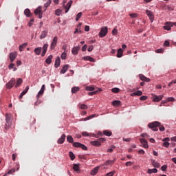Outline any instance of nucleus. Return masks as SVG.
<instances>
[{"mask_svg": "<svg viewBox=\"0 0 176 176\" xmlns=\"http://www.w3.org/2000/svg\"><path fill=\"white\" fill-rule=\"evenodd\" d=\"M148 129L153 130V131H164L166 129L162 125V124L157 121L151 122L148 124Z\"/></svg>", "mask_w": 176, "mask_h": 176, "instance_id": "obj_1", "label": "nucleus"}, {"mask_svg": "<svg viewBox=\"0 0 176 176\" xmlns=\"http://www.w3.org/2000/svg\"><path fill=\"white\" fill-rule=\"evenodd\" d=\"M105 141V138H100L98 140L91 141L90 144L94 146H101V142H104Z\"/></svg>", "mask_w": 176, "mask_h": 176, "instance_id": "obj_2", "label": "nucleus"}, {"mask_svg": "<svg viewBox=\"0 0 176 176\" xmlns=\"http://www.w3.org/2000/svg\"><path fill=\"white\" fill-rule=\"evenodd\" d=\"M174 25L176 27V22H166L163 28L164 30H166V31H170L171 27H174Z\"/></svg>", "mask_w": 176, "mask_h": 176, "instance_id": "obj_3", "label": "nucleus"}, {"mask_svg": "<svg viewBox=\"0 0 176 176\" xmlns=\"http://www.w3.org/2000/svg\"><path fill=\"white\" fill-rule=\"evenodd\" d=\"M82 137H95L96 138H99L102 133H82Z\"/></svg>", "mask_w": 176, "mask_h": 176, "instance_id": "obj_4", "label": "nucleus"}, {"mask_svg": "<svg viewBox=\"0 0 176 176\" xmlns=\"http://www.w3.org/2000/svg\"><path fill=\"white\" fill-rule=\"evenodd\" d=\"M107 34H108V28L107 27L102 28L100 30V32H99V36L100 38H104L107 36Z\"/></svg>", "mask_w": 176, "mask_h": 176, "instance_id": "obj_5", "label": "nucleus"}, {"mask_svg": "<svg viewBox=\"0 0 176 176\" xmlns=\"http://www.w3.org/2000/svg\"><path fill=\"white\" fill-rule=\"evenodd\" d=\"M58 41V37H57V36H54L50 45L51 50H54V49H56V46H57Z\"/></svg>", "mask_w": 176, "mask_h": 176, "instance_id": "obj_6", "label": "nucleus"}, {"mask_svg": "<svg viewBox=\"0 0 176 176\" xmlns=\"http://www.w3.org/2000/svg\"><path fill=\"white\" fill-rule=\"evenodd\" d=\"M73 146H74V148H81L82 151H87V146L80 142H74Z\"/></svg>", "mask_w": 176, "mask_h": 176, "instance_id": "obj_7", "label": "nucleus"}, {"mask_svg": "<svg viewBox=\"0 0 176 176\" xmlns=\"http://www.w3.org/2000/svg\"><path fill=\"white\" fill-rule=\"evenodd\" d=\"M16 84V79L12 78L7 84H6V87L7 89H12Z\"/></svg>", "mask_w": 176, "mask_h": 176, "instance_id": "obj_8", "label": "nucleus"}, {"mask_svg": "<svg viewBox=\"0 0 176 176\" xmlns=\"http://www.w3.org/2000/svg\"><path fill=\"white\" fill-rule=\"evenodd\" d=\"M34 14L36 16L38 15V19H42V16L43 14V12H42L41 8L38 7L34 10Z\"/></svg>", "mask_w": 176, "mask_h": 176, "instance_id": "obj_9", "label": "nucleus"}, {"mask_svg": "<svg viewBox=\"0 0 176 176\" xmlns=\"http://www.w3.org/2000/svg\"><path fill=\"white\" fill-rule=\"evenodd\" d=\"M152 99L154 102H159V101H162V100H163V95H160V96L153 95L152 97Z\"/></svg>", "mask_w": 176, "mask_h": 176, "instance_id": "obj_10", "label": "nucleus"}, {"mask_svg": "<svg viewBox=\"0 0 176 176\" xmlns=\"http://www.w3.org/2000/svg\"><path fill=\"white\" fill-rule=\"evenodd\" d=\"M146 13L148 17L149 18V19L151 20V23H153V20H155V16H153L152 11H151L149 10H146Z\"/></svg>", "mask_w": 176, "mask_h": 176, "instance_id": "obj_11", "label": "nucleus"}, {"mask_svg": "<svg viewBox=\"0 0 176 176\" xmlns=\"http://www.w3.org/2000/svg\"><path fill=\"white\" fill-rule=\"evenodd\" d=\"M140 142L143 146V148H149V146L148 145V141L145 138H140Z\"/></svg>", "mask_w": 176, "mask_h": 176, "instance_id": "obj_12", "label": "nucleus"}, {"mask_svg": "<svg viewBox=\"0 0 176 176\" xmlns=\"http://www.w3.org/2000/svg\"><path fill=\"white\" fill-rule=\"evenodd\" d=\"M17 57V52H11L10 54V60L11 63H13L14 60H16V58Z\"/></svg>", "mask_w": 176, "mask_h": 176, "instance_id": "obj_13", "label": "nucleus"}, {"mask_svg": "<svg viewBox=\"0 0 176 176\" xmlns=\"http://www.w3.org/2000/svg\"><path fill=\"white\" fill-rule=\"evenodd\" d=\"M49 47L48 44H44L43 47V52L41 53V57H45L47 52V48Z\"/></svg>", "mask_w": 176, "mask_h": 176, "instance_id": "obj_14", "label": "nucleus"}, {"mask_svg": "<svg viewBox=\"0 0 176 176\" xmlns=\"http://www.w3.org/2000/svg\"><path fill=\"white\" fill-rule=\"evenodd\" d=\"M110 164L111 165L113 164V161H112V160H107L106 162H104L102 164V168L107 169V168H108V167H107V166H109Z\"/></svg>", "mask_w": 176, "mask_h": 176, "instance_id": "obj_15", "label": "nucleus"}, {"mask_svg": "<svg viewBox=\"0 0 176 176\" xmlns=\"http://www.w3.org/2000/svg\"><path fill=\"white\" fill-rule=\"evenodd\" d=\"M72 0H70L66 6H65V13H68L69 9H71V6H72Z\"/></svg>", "mask_w": 176, "mask_h": 176, "instance_id": "obj_16", "label": "nucleus"}, {"mask_svg": "<svg viewBox=\"0 0 176 176\" xmlns=\"http://www.w3.org/2000/svg\"><path fill=\"white\" fill-rule=\"evenodd\" d=\"M79 50H80V47H79V46L74 47L72 50V53L74 56H76V54H78V52H79Z\"/></svg>", "mask_w": 176, "mask_h": 176, "instance_id": "obj_17", "label": "nucleus"}, {"mask_svg": "<svg viewBox=\"0 0 176 176\" xmlns=\"http://www.w3.org/2000/svg\"><path fill=\"white\" fill-rule=\"evenodd\" d=\"M60 63H61V60L60 59V56H57L55 60V64H54L55 68H58L60 67Z\"/></svg>", "mask_w": 176, "mask_h": 176, "instance_id": "obj_18", "label": "nucleus"}, {"mask_svg": "<svg viewBox=\"0 0 176 176\" xmlns=\"http://www.w3.org/2000/svg\"><path fill=\"white\" fill-rule=\"evenodd\" d=\"M6 123H12V114L6 113Z\"/></svg>", "mask_w": 176, "mask_h": 176, "instance_id": "obj_19", "label": "nucleus"}, {"mask_svg": "<svg viewBox=\"0 0 176 176\" xmlns=\"http://www.w3.org/2000/svg\"><path fill=\"white\" fill-rule=\"evenodd\" d=\"M69 68V65H65L60 70V74H65Z\"/></svg>", "mask_w": 176, "mask_h": 176, "instance_id": "obj_20", "label": "nucleus"}, {"mask_svg": "<svg viewBox=\"0 0 176 176\" xmlns=\"http://www.w3.org/2000/svg\"><path fill=\"white\" fill-rule=\"evenodd\" d=\"M65 134L61 135V137L58 140V144H64V141H65Z\"/></svg>", "mask_w": 176, "mask_h": 176, "instance_id": "obj_21", "label": "nucleus"}, {"mask_svg": "<svg viewBox=\"0 0 176 176\" xmlns=\"http://www.w3.org/2000/svg\"><path fill=\"white\" fill-rule=\"evenodd\" d=\"M112 105H113V107H120L122 102L120 100H114L112 102Z\"/></svg>", "mask_w": 176, "mask_h": 176, "instance_id": "obj_22", "label": "nucleus"}, {"mask_svg": "<svg viewBox=\"0 0 176 176\" xmlns=\"http://www.w3.org/2000/svg\"><path fill=\"white\" fill-rule=\"evenodd\" d=\"M100 169V166H96L91 171V175H96L98 173V170Z\"/></svg>", "mask_w": 176, "mask_h": 176, "instance_id": "obj_23", "label": "nucleus"}, {"mask_svg": "<svg viewBox=\"0 0 176 176\" xmlns=\"http://www.w3.org/2000/svg\"><path fill=\"white\" fill-rule=\"evenodd\" d=\"M47 30H44L41 32V34L40 36V39H45V36H47Z\"/></svg>", "mask_w": 176, "mask_h": 176, "instance_id": "obj_24", "label": "nucleus"}, {"mask_svg": "<svg viewBox=\"0 0 176 176\" xmlns=\"http://www.w3.org/2000/svg\"><path fill=\"white\" fill-rule=\"evenodd\" d=\"M34 53L35 54H36L37 56H39V54H41V53H42V48L41 47H38L37 48L34 49Z\"/></svg>", "mask_w": 176, "mask_h": 176, "instance_id": "obj_25", "label": "nucleus"}, {"mask_svg": "<svg viewBox=\"0 0 176 176\" xmlns=\"http://www.w3.org/2000/svg\"><path fill=\"white\" fill-rule=\"evenodd\" d=\"M139 78L140 79H141V80H143L144 82H149V78L145 77V76L142 75V74H140L139 75Z\"/></svg>", "mask_w": 176, "mask_h": 176, "instance_id": "obj_26", "label": "nucleus"}, {"mask_svg": "<svg viewBox=\"0 0 176 176\" xmlns=\"http://www.w3.org/2000/svg\"><path fill=\"white\" fill-rule=\"evenodd\" d=\"M43 93H45V85H42L41 90L38 93V97H41Z\"/></svg>", "mask_w": 176, "mask_h": 176, "instance_id": "obj_27", "label": "nucleus"}, {"mask_svg": "<svg viewBox=\"0 0 176 176\" xmlns=\"http://www.w3.org/2000/svg\"><path fill=\"white\" fill-rule=\"evenodd\" d=\"M53 58V55H50L45 60L46 64H52V59Z\"/></svg>", "mask_w": 176, "mask_h": 176, "instance_id": "obj_28", "label": "nucleus"}, {"mask_svg": "<svg viewBox=\"0 0 176 176\" xmlns=\"http://www.w3.org/2000/svg\"><path fill=\"white\" fill-rule=\"evenodd\" d=\"M151 163L153 167H155L156 168H159L160 167V164L155 160H152Z\"/></svg>", "mask_w": 176, "mask_h": 176, "instance_id": "obj_29", "label": "nucleus"}, {"mask_svg": "<svg viewBox=\"0 0 176 176\" xmlns=\"http://www.w3.org/2000/svg\"><path fill=\"white\" fill-rule=\"evenodd\" d=\"M24 14L26 15V17H31V11L30 10V9H25L24 10Z\"/></svg>", "mask_w": 176, "mask_h": 176, "instance_id": "obj_30", "label": "nucleus"}, {"mask_svg": "<svg viewBox=\"0 0 176 176\" xmlns=\"http://www.w3.org/2000/svg\"><path fill=\"white\" fill-rule=\"evenodd\" d=\"M122 56H123V50H122V48H120L118 50L117 57H118V58H120V57H122Z\"/></svg>", "mask_w": 176, "mask_h": 176, "instance_id": "obj_31", "label": "nucleus"}, {"mask_svg": "<svg viewBox=\"0 0 176 176\" xmlns=\"http://www.w3.org/2000/svg\"><path fill=\"white\" fill-rule=\"evenodd\" d=\"M28 46V43H25L19 46V52H23V49H25V47Z\"/></svg>", "mask_w": 176, "mask_h": 176, "instance_id": "obj_32", "label": "nucleus"}, {"mask_svg": "<svg viewBox=\"0 0 176 176\" xmlns=\"http://www.w3.org/2000/svg\"><path fill=\"white\" fill-rule=\"evenodd\" d=\"M21 83H23V79L21 78H18L17 79V81H16V83L15 85V87L17 88V87H20V85H21Z\"/></svg>", "mask_w": 176, "mask_h": 176, "instance_id": "obj_33", "label": "nucleus"}, {"mask_svg": "<svg viewBox=\"0 0 176 176\" xmlns=\"http://www.w3.org/2000/svg\"><path fill=\"white\" fill-rule=\"evenodd\" d=\"M148 174H156L157 173V169L153 168V169H148L147 170Z\"/></svg>", "mask_w": 176, "mask_h": 176, "instance_id": "obj_34", "label": "nucleus"}, {"mask_svg": "<svg viewBox=\"0 0 176 176\" xmlns=\"http://www.w3.org/2000/svg\"><path fill=\"white\" fill-rule=\"evenodd\" d=\"M79 90H80V88H79V87H74L72 89V93L75 94L78 93V91H79Z\"/></svg>", "mask_w": 176, "mask_h": 176, "instance_id": "obj_35", "label": "nucleus"}, {"mask_svg": "<svg viewBox=\"0 0 176 176\" xmlns=\"http://www.w3.org/2000/svg\"><path fill=\"white\" fill-rule=\"evenodd\" d=\"M98 91H102V89L99 88L98 91H94L88 93V96H94L95 94H97Z\"/></svg>", "mask_w": 176, "mask_h": 176, "instance_id": "obj_36", "label": "nucleus"}, {"mask_svg": "<svg viewBox=\"0 0 176 176\" xmlns=\"http://www.w3.org/2000/svg\"><path fill=\"white\" fill-rule=\"evenodd\" d=\"M67 142H69L70 144H74V138L71 135H67Z\"/></svg>", "mask_w": 176, "mask_h": 176, "instance_id": "obj_37", "label": "nucleus"}, {"mask_svg": "<svg viewBox=\"0 0 176 176\" xmlns=\"http://www.w3.org/2000/svg\"><path fill=\"white\" fill-rule=\"evenodd\" d=\"M78 108H80V109H87V105L80 103L78 104Z\"/></svg>", "mask_w": 176, "mask_h": 176, "instance_id": "obj_38", "label": "nucleus"}, {"mask_svg": "<svg viewBox=\"0 0 176 176\" xmlns=\"http://www.w3.org/2000/svg\"><path fill=\"white\" fill-rule=\"evenodd\" d=\"M69 157H70L71 160H75L76 157H75V154H74L73 152L70 151L69 153Z\"/></svg>", "mask_w": 176, "mask_h": 176, "instance_id": "obj_39", "label": "nucleus"}, {"mask_svg": "<svg viewBox=\"0 0 176 176\" xmlns=\"http://www.w3.org/2000/svg\"><path fill=\"white\" fill-rule=\"evenodd\" d=\"M85 90H87V91H94L95 89H94V87L87 86L86 87Z\"/></svg>", "mask_w": 176, "mask_h": 176, "instance_id": "obj_40", "label": "nucleus"}, {"mask_svg": "<svg viewBox=\"0 0 176 176\" xmlns=\"http://www.w3.org/2000/svg\"><path fill=\"white\" fill-rule=\"evenodd\" d=\"M95 117H96V115L93 114V115H91V116L84 118V120H85V122H86V120H90V119H93V118H95Z\"/></svg>", "mask_w": 176, "mask_h": 176, "instance_id": "obj_41", "label": "nucleus"}, {"mask_svg": "<svg viewBox=\"0 0 176 176\" xmlns=\"http://www.w3.org/2000/svg\"><path fill=\"white\" fill-rule=\"evenodd\" d=\"M28 90H30V86L29 85L26 86L25 89L23 90L22 94L25 96V94H27V93H28Z\"/></svg>", "mask_w": 176, "mask_h": 176, "instance_id": "obj_42", "label": "nucleus"}, {"mask_svg": "<svg viewBox=\"0 0 176 176\" xmlns=\"http://www.w3.org/2000/svg\"><path fill=\"white\" fill-rule=\"evenodd\" d=\"M10 126H12V123H6L5 130H9L10 129Z\"/></svg>", "mask_w": 176, "mask_h": 176, "instance_id": "obj_43", "label": "nucleus"}, {"mask_svg": "<svg viewBox=\"0 0 176 176\" xmlns=\"http://www.w3.org/2000/svg\"><path fill=\"white\" fill-rule=\"evenodd\" d=\"M111 91L113 93H119V91H120V89L119 88L115 87L111 89Z\"/></svg>", "mask_w": 176, "mask_h": 176, "instance_id": "obj_44", "label": "nucleus"}, {"mask_svg": "<svg viewBox=\"0 0 176 176\" xmlns=\"http://www.w3.org/2000/svg\"><path fill=\"white\" fill-rule=\"evenodd\" d=\"M82 17V12H79L76 17V21H79V19Z\"/></svg>", "mask_w": 176, "mask_h": 176, "instance_id": "obj_45", "label": "nucleus"}, {"mask_svg": "<svg viewBox=\"0 0 176 176\" xmlns=\"http://www.w3.org/2000/svg\"><path fill=\"white\" fill-rule=\"evenodd\" d=\"M73 169L74 171H79V166H78V164H74Z\"/></svg>", "mask_w": 176, "mask_h": 176, "instance_id": "obj_46", "label": "nucleus"}, {"mask_svg": "<svg viewBox=\"0 0 176 176\" xmlns=\"http://www.w3.org/2000/svg\"><path fill=\"white\" fill-rule=\"evenodd\" d=\"M60 58H62V60H65V58H67V53L63 52L60 56Z\"/></svg>", "mask_w": 176, "mask_h": 176, "instance_id": "obj_47", "label": "nucleus"}, {"mask_svg": "<svg viewBox=\"0 0 176 176\" xmlns=\"http://www.w3.org/2000/svg\"><path fill=\"white\" fill-rule=\"evenodd\" d=\"M52 3V0H48L47 3L45 4V8H49L50 6V4Z\"/></svg>", "mask_w": 176, "mask_h": 176, "instance_id": "obj_48", "label": "nucleus"}, {"mask_svg": "<svg viewBox=\"0 0 176 176\" xmlns=\"http://www.w3.org/2000/svg\"><path fill=\"white\" fill-rule=\"evenodd\" d=\"M130 17H131L132 19H135L138 16V14L133 13V14H129Z\"/></svg>", "mask_w": 176, "mask_h": 176, "instance_id": "obj_49", "label": "nucleus"}, {"mask_svg": "<svg viewBox=\"0 0 176 176\" xmlns=\"http://www.w3.org/2000/svg\"><path fill=\"white\" fill-rule=\"evenodd\" d=\"M115 173H116V172H115V171L109 172L107 174H106L105 176H113V175H115Z\"/></svg>", "mask_w": 176, "mask_h": 176, "instance_id": "obj_50", "label": "nucleus"}, {"mask_svg": "<svg viewBox=\"0 0 176 176\" xmlns=\"http://www.w3.org/2000/svg\"><path fill=\"white\" fill-rule=\"evenodd\" d=\"M169 146L170 143L168 142H164L163 146H164L165 148H168Z\"/></svg>", "mask_w": 176, "mask_h": 176, "instance_id": "obj_51", "label": "nucleus"}, {"mask_svg": "<svg viewBox=\"0 0 176 176\" xmlns=\"http://www.w3.org/2000/svg\"><path fill=\"white\" fill-rule=\"evenodd\" d=\"M13 173H16V168L9 170L8 174H13Z\"/></svg>", "mask_w": 176, "mask_h": 176, "instance_id": "obj_52", "label": "nucleus"}, {"mask_svg": "<svg viewBox=\"0 0 176 176\" xmlns=\"http://www.w3.org/2000/svg\"><path fill=\"white\" fill-rule=\"evenodd\" d=\"M55 14L56 16H60V14H61V10L60 9L56 10L55 12Z\"/></svg>", "mask_w": 176, "mask_h": 176, "instance_id": "obj_53", "label": "nucleus"}, {"mask_svg": "<svg viewBox=\"0 0 176 176\" xmlns=\"http://www.w3.org/2000/svg\"><path fill=\"white\" fill-rule=\"evenodd\" d=\"M112 34H113V35H118V29L114 28V29L112 30Z\"/></svg>", "mask_w": 176, "mask_h": 176, "instance_id": "obj_54", "label": "nucleus"}, {"mask_svg": "<svg viewBox=\"0 0 176 176\" xmlns=\"http://www.w3.org/2000/svg\"><path fill=\"white\" fill-rule=\"evenodd\" d=\"M156 53H163V52H164V49L163 48H160V49H157L156 50Z\"/></svg>", "mask_w": 176, "mask_h": 176, "instance_id": "obj_55", "label": "nucleus"}, {"mask_svg": "<svg viewBox=\"0 0 176 176\" xmlns=\"http://www.w3.org/2000/svg\"><path fill=\"white\" fill-rule=\"evenodd\" d=\"M146 98H148L147 96H141V97L140 98V101H145V100H146Z\"/></svg>", "mask_w": 176, "mask_h": 176, "instance_id": "obj_56", "label": "nucleus"}, {"mask_svg": "<svg viewBox=\"0 0 176 176\" xmlns=\"http://www.w3.org/2000/svg\"><path fill=\"white\" fill-rule=\"evenodd\" d=\"M161 170L162 171H166V170H167V165H163L161 168Z\"/></svg>", "mask_w": 176, "mask_h": 176, "instance_id": "obj_57", "label": "nucleus"}, {"mask_svg": "<svg viewBox=\"0 0 176 176\" xmlns=\"http://www.w3.org/2000/svg\"><path fill=\"white\" fill-rule=\"evenodd\" d=\"M175 99L174 98L170 97V98H168L167 101L173 102V101H175Z\"/></svg>", "mask_w": 176, "mask_h": 176, "instance_id": "obj_58", "label": "nucleus"}, {"mask_svg": "<svg viewBox=\"0 0 176 176\" xmlns=\"http://www.w3.org/2000/svg\"><path fill=\"white\" fill-rule=\"evenodd\" d=\"M94 49V47L93 45H90L88 47L87 50H88V52H92Z\"/></svg>", "mask_w": 176, "mask_h": 176, "instance_id": "obj_59", "label": "nucleus"}, {"mask_svg": "<svg viewBox=\"0 0 176 176\" xmlns=\"http://www.w3.org/2000/svg\"><path fill=\"white\" fill-rule=\"evenodd\" d=\"M14 63H11L9 66L8 68L9 69H13V68H14Z\"/></svg>", "mask_w": 176, "mask_h": 176, "instance_id": "obj_60", "label": "nucleus"}, {"mask_svg": "<svg viewBox=\"0 0 176 176\" xmlns=\"http://www.w3.org/2000/svg\"><path fill=\"white\" fill-rule=\"evenodd\" d=\"M132 164H133V162H126L125 166H126V167H129V166H131Z\"/></svg>", "mask_w": 176, "mask_h": 176, "instance_id": "obj_61", "label": "nucleus"}, {"mask_svg": "<svg viewBox=\"0 0 176 176\" xmlns=\"http://www.w3.org/2000/svg\"><path fill=\"white\" fill-rule=\"evenodd\" d=\"M87 49V45H83V47H82V52H86Z\"/></svg>", "mask_w": 176, "mask_h": 176, "instance_id": "obj_62", "label": "nucleus"}, {"mask_svg": "<svg viewBox=\"0 0 176 176\" xmlns=\"http://www.w3.org/2000/svg\"><path fill=\"white\" fill-rule=\"evenodd\" d=\"M135 93H136V96H140L142 94V91H138Z\"/></svg>", "mask_w": 176, "mask_h": 176, "instance_id": "obj_63", "label": "nucleus"}, {"mask_svg": "<svg viewBox=\"0 0 176 176\" xmlns=\"http://www.w3.org/2000/svg\"><path fill=\"white\" fill-rule=\"evenodd\" d=\"M173 83H176V80H173V81H171L170 82H169L168 83V86L170 87V86H171V85H173Z\"/></svg>", "mask_w": 176, "mask_h": 176, "instance_id": "obj_64", "label": "nucleus"}]
</instances>
